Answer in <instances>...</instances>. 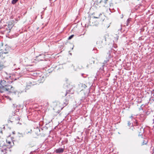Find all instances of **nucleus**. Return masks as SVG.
<instances>
[{
  "mask_svg": "<svg viewBox=\"0 0 154 154\" xmlns=\"http://www.w3.org/2000/svg\"><path fill=\"white\" fill-rule=\"evenodd\" d=\"M130 118L132 120H135V119L134 118L132 115L130 117Z\"/></svg>",
  "mask_w": 154,
  "mask_h": 154,
  "instance_id": "nucleus-17",
  "label": "nucleus"
},
{
  "mask_svg": "<svg viewBox=\"0 0 154 154\" xmlns=\"http://www.w3.org/2000/svg\"><path fill=\"white\" fill-rule=\"evenodd\" d=\"M40 60H43V59H40Z\"/></svg>",
  "mask_w": 154,
  "mask_h": 154,
  "instance_id": "nucleus-25",
  "label": "nucleus"
},
{
  "mask_svg": "<svg viewBox=\"0 0 154 154\" xmlns=\"http://www.w3.org/2000/svg\"><path fill=\"white\" fill-rule=\"evenodd\" d=\"M153 152H154V149H153Z\"/></svg>",
  "mask_w": 154,
  "mask_h": 154,
  "instance_id": "nucleus-26",
  "label": "nucleus"
},
{
  "mask_svg": "<svg viewBox=\"0 0 154 154\" xmlns=\"http://www.w3.org/2000/svg\"><path fill=\"white\" fill-rule=\"evenodd\" d=\"M68 103V101H66L63 104V106H66Z\"/></svg>",
  "mask_w": 154,
  "mask_h": 154,
  "instance_id": "nucleus-14",
  "label": "nucleus"
},
{
  "mask_svg": "<svg viewBox=\"0 0 154 154\" xmlns=\"http://www.w3.org/2000/svg\"><path fill=\"white\" fill-rule=\"evenodd\" d=\"M6 143H7V146L9 148L11 147L14 144V143L12 141V140L10 137L8 138L6 140Z\"/></svg>",
  "mask_w": 154,
  "mask_h": 154,
  "instance_id": "nucleus-2",
  "label": "nucleus"
},
{
  "mask_svg": "<svg viewBox=\"0 0 154 154\" xmlns=\"http://www.w3.org/2000/svg\"><path fill=\"white\" fill-rule=\"evenodd\" d=\"M16 119H18V116L17 115H14L10 116L9 121L11 122H15Z\"/></svg>",
  "mask_w": 154,
  "mask_h": 154,
  "instance_id": "nucleus-3",
  "label": "nucleus"
},
{
  "mask_svg": "<svg viewBox=\"0 0 154 154\" xmlns=\"http://www.w3.org/2000/svg\"><path fill=\"white\" fill-rule=\"evenodd\" d=\"M8 82V80L7 79L6 80H0V85L2 86H5L7 85V83Z\"/></svg>",
  "mask_w": 154,
  "mask_h": 154,
  "instance_id": "nucleus-4",
  "label": "nucleus"
},
{
  "mask_svg": "<svg viewBox=\"0 0 154 154\" xmlns=\"http://www.w3.org/2000/svg\"><path fill=\"white\" fill-rule=\"evenodd\" d=\"M134 125H136V126H137L138 125V122L136 119L135 120Z\"/></svg>",
  "mask_w": 154,
  "mask_h": 154,
  "instance_id": "nucleus-15",
  "label": "nucleus"
},
{
  "mask_svg": "<svg viewBox=\"0 0 154 154\" xmlns=\"http://www.w3.org/2000/svg\"><path fill=\"white\" fill-rule=\"evenodd\" d=\"M2 66H0V70L1 69H2Z\"/></svg>",
  "mask_w": 154,
  "mask_h": 154,
  "instance_id": "nucleus-23",
  "label": "nucleus"
},
{
  "mask_svg": "<svg viewBox=\"0 0 154 154\" xmlns=\"http://www.w3.org/2000/svg\"><path fill=\"white\" fill-rule=\"evenodd\" d=\"M131 20V18H128L127 21L126 26H128L129 23L130 21Z\"/></svg>",
  "mask_w": 154,
  "mask_h": 154,
  "instance_id": "nucleus-9",
  "label": "nucleus"
},
{
  "mask_svg": "<svg viewBox=\"0 0 154 154\" xmlns=\"http://www.w3.org/2000/svg\"><path fill=\"white\" fill-rule=\"evenodd\" d=\"M6 91H7L5 86H2L0 88V92L3 93Z\"/></svg>",
  "mask_w": 154,
  "mask_h": 154,
  "instance_id": "nucleus-7",
  "label": "nucleus"
},
{
  "mask_svg": "<svg viewBox=\"0 0 154 154\" xmlns=\"http://www.w3.org/2000/svg\"><path fill=\"white\" fill-rule=\"evenodd\" d=\"M108 0H101L100 2V3L102 4V5L104 6L107 3V2Z\"/></svg>",
  "mask_w": 154,
  "mask_h": 154,
  "instance_id": "nucleus-8",
  "label": "nucleus"
},
{
  "mask_svg": "<svg viewBox=\"0 0 154 154\" xmlns=\"http://www.w3.org/2000/svg\"><path fill=\"white\" fill-rule=\"evenodd\" d=\"M93 17L95 18H100L101 20H103L104 19L105 16L100 13L98 15H96L95 16H94Z\"/></svg>",
  "mask_w": 154,
  "mask_h": 154,
  "instance_id": "nucleus-5",
  "label": "nucleus"
},
{
  "mask_svg": "<svg viewBox=\"0 0 154 154\" xmlns=\"http://www.w3.org/2000/svg\"><path fill=\"white\" fill-rule=\"evenodd\" d=\"M5 87L7 91L9 92H13L15 94L17 93H19V92L17 91H14V88L11 85H7Z\"/></svg>",
  "mask_w": 154,
  "mask_h": 154,
  "instance_id": "nucleus-1",
  "label": "nucleus"
},
{
  "mask_svg": "<svg viewBox=\"0 0 154 154\" xmlns=\"http://www.w3.org/2000/svg\"><path fill=\"white\" fill-rule=\"evenodd\" d=\"M19 77H17V78H15V79L14 80H17V79H19Z\"/></svg>",
  "mask_w": 154,
  "mask_h": 154,
  "instance_id": "nucleus-22",
  "label": "nucleus"
},
{
  "mask_svg": "<svg viewBox=\"0 0 154 154\" xmlns=\"http://www.w3.org/2000/svg\"><path fill=\"white\" fill-rule=\"evenodd\" d=\"M94 63V60L92 61V62L91 63V64H92V63Z\"/></svg>",
  "mask_w": 154,
  "mask_h": 154,
  "instance_id": "nucleus-20",
  "label": "nucleus"
},
{
  "mask_svg": "<svg viewBox=\"0 0 154 154\" xmlns=\"http://www.w3.org/2000/svg\"><path fill=\"white\" fill-rule=\"evenodd\" d=\"M131 122H130V121H128V126H130L131 124Z\"/></svg>",
  "mask_w": 154,
  "mask_h": 154,
  "instance_id": "nucleus-18",
  "label": "nucleus"
},
{
  "mask_svg": "<svg viewBox=\"0 0 154 154\" xmlns=\"http://www.w3.org/2000/svg\"><path fill=\"white\" fill-rule=\"evenodd\" d=\"M32 131V130H30V131H28V132H27V131H26V133L27 134L28 133H29V132H31Z\"/></svg>",
  "mask_w": 154,
  "mask_h": 154,
  "instance_id": "nucleus-19",
  "label": "nucleus"
},
{
  "mask_svg": "<svg viewBox=\"0 0 154 154\" xmlns=\"http://www.w3.org/2000/svg\"><path fill=\"white\" fill-rule=\"evenodd\" d=\"M74 36V35H72L70 36L68 38V40H69L71 39Z\"/></svg>",
  "mask_w": 154,
  "mask_h": 154,
  "instance_id": "nucleus-13",
  "label": "nucleus"
},
{
  "mask_svg": "<svg viewBox=\"0 0 154 154\" xmlns=\"http://www.w3.org/2000/svg\"><path fill=\"white\" fill-rule=\"evenodd\" d=\"M23 72H20V74H22V73H23Z\"/></svg>",
  "mask_w": 154,
  "mask_h": 154,
  "instance_id": "nucleus-24",
  "label": "nucleus"
},
{
  "mask_svg": "<svg viewBox=\"0 0 154 154\" xmlns=\"http://www.w3.org/2000/svg\"><path fill=\"white\" fill-rule=\"evenodd\" d=\"M109 61V60L108 59H106V60H105L103 63V66H104L105 65V64L108 62Z\"/></svg>",
  "mask_w": 154,
  "mask_h": 154,
  "instance_id": "nucleus-11",
  "label": "nucleus"
},
{
  "mask_svg": "<svg viewBox=\"0 0 154 154\" xmlns=\"http://www.w3.org/2000/svg\"><path fill=\"white\" fill-rule=\"evenodd\" d=\"M20 119L18 117V119H15V122L16 123H19L20 121Z\"/></svg>",
  "mask_w": 154,
  "mask_h": 154,
  "instance_id": "nucleus-12",
  "label": "nucleus"
},
{
  "mask_svg": "<svg viewBox=\"0 0 154 154\" xmlns=\"http://www.w3.org/2000/svg\"><path fill=\"white\" fill-rule=\"evenodd\" d=\"M18 0H12L11 3L13 4H15L18 1Z\"/></svg>",
  "mask_w": 154,
  "mask_h": 154,
  "instance_id": "nucleus-10",
  "label": "nucleus"
},
{
  "mask_svg": "<svg viewBox=\"0 0 154 154\" xmlns=\"http://www.w3.org/2000/svg\"><path fill=\"white\" fill-rule=\"evenodd\" d=\"M64 149V148H59L56 149L55 151L57 153H60L63 152Z\"/></svg>",
  "mask_w": 154,
  "mask_h": 154,
  "instance_id": "nucleus-6",
  "label": "nucleus"
},
{
  "mask_svg": "<svg viewBox=\"0 0 154 154\" xmlns=\"http://www.w3.org/2000/svg\"><path fill=\"white\" fill-rule=\"evenodd\" d=\"M70 92L69 90L66 91V93L64 95L65 96H66Z\"/></svg>",
  "mask_w": 154,
  "mask_h": 154,
  "instance_id": "nucleus-16",
  "label": "nucleus"
},
{
  "mask_svg": "<svg viewBox=\"0 0 154 154\" xmlns=\"http://www.w3.org/2000/svg\"><path fill=\"white\" fill-rule=\"evenodd\" d=\"M43 56V57H44V54H40L39 56Z\"/></svg>",
  "mask_w": 154,
  "mask_h": 154,
  "instance_id": "nucleus-21",
  "label": "nucleus"
},
{
  "mask_svg": "<svg viewBox=\"0 0 154 154\" xmlns=\"http://www.w3.org/2000/svg\"><path fill=\"white\" fill-rule=\"evenodd\" d=\"M87 66V67H88V65Z\"/></svg>",
  "mask_w": 154,
  "mask_h": 154,
  "instance_id": "nucleus-27",
  "label": "nucleus"
}]
</instances>
